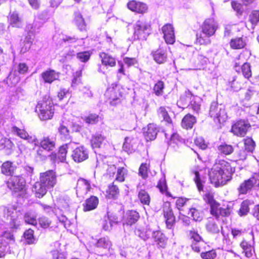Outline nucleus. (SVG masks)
Instances as JSON below:
<instances>
[{
  "label": "nucleus",
  "mask_w": 259,
  "mask_h": 259,
  "mask_svg": "<svg viewBox=\"0 0 259 259\" xmlns=\"http://www.w3.org/2000/svg\"><path fill=\"white\" fill-rule=\"evenodd\" d=\"M233 169L229 162L224 160L217 162L209 171V177L211 183L215 186L224 185L230 181Z\"/></svg>",
  "instance_id": "nucleus-1"
},
{
  "label": "nucleus",
  "mask_w": 259,
  "mask_h": 259,
  "mask_svg": "<svg viewBox=\"0 0 259 259\" xmlns=\"http://www.w3.org/2000/svg\"><path fill=\"white\" fill-rule=\"evenodd\" d=\"M35 112L40 119L46 120L51 119L54 113V106L51 100L39 101L35 107Z\"/></svg>",
  "instance_id": "nucleus-2"
},
{
  "label": "nucleus",
  "mask_w": 259,
  "mask_h": 259,
  "mask_svg": "<svg viewBox=\"0 0 259 259\" xmlns=\"http://www.w3.org/2000/svg\"><path fill=\"white\" fill-rule=\"evenodd\" d=\"M133 37L135 39H146L151 33V26L144 20H138L134 26Z\"/></svg>",
  "instance_id": "nucleus-3"
},
{
  "label": "nucleus",
  "mask_w": 259,
  "mask_h": 259,
  "mask_svg": "<svg viewBox=\"0 0 259 259\" xmlns=\"http://www.w3.org/2000/svg\"><path fill=\"white\" fill-rule=\"evenodd\" d=\"M209 114L211 117L213 118L214 120H217L220 123L225 122L228 117L223 106L219 105L215 102L211 103Z\"/></svg>",
  "instance_id": "nucleus-4"
},
{
  "label": "nucleus",
  "mask_w": 259,
  "mask_h": 259,
  "mask_svg": "<svg viewBox=\"0 0 259 259\" xmlns=\"http://www.w3.org/2000/svg\"><path fill=\"white\" fill-rule=\"evenodd\" d=\"M39 181L48 189L53 188L57 183L56 172L53 170H49L40 174Z\"/></svg>",
  "instance_id": "nucleus-5"
},
{
  "label": "nucleus",
  "mask_w": 259,
  "mask_h": 259,
  "mask_svg": "<svg viewBox=\"0 0 259 259\" xmlns=\"http://www.w3.org/2000/svg\"><path fill=\"white\" fill-rule=\"evenodd\" d=\"M105 96L109 101L110 105L115 106L120 102V98L122 96L119 92V87L109 88L105 92Z\"/></svg>",
  "instance_id": "nucleus-6"
},
{
  "label": "nucleus",
  "mask_w": 259,
  "mask_h": 259,
  "mask_svg": "<svg viewBox=\"0 0 259 259\" xmlns=\"http://www.w3.org/2000/svg\"><path fill=\"white\" fill-rule=\"evenodd\" d=\"M256 183L257 180L254 177H252L247 180H244L240 184L237 188L239 195H244L249 193L256 184Z\"/></svg>",
  "instance_id": "nucleus-7"
},
{
  "label": "nucleus",
  "mask_w": 259,
  "mask_h": 259,
  "mask_svg": "<svg viewBox=\"0 0 259 259\" xmlns=\"http://www.w3.org/2000/svg\"><path fill=\"white\" fill-rule=\"evenodd\" d=\"M42 23L35 20L33 23L28 24L25 28V31L27 33L25 39L28 43H31L33 40L35 34L38 31L40 27H41Z\"/></svg>",
  "instance_id": "nucleus-8"
},
{
  "label": "nucleus",
  "mask_w": 259,
  "mask_h": 259,
  "mask_svg": "<svg viewBox=\"0 0 259 259\" xmlns=\"http://www.w3.org/2000/svg\"><path fill=\"white\" fill-rule=\"evenodd\" d=\"M8 187L15 191L23 190L25 186V181L21 176H14L8 182Z\"/></svg>",
  "instance_id": "nucleus-9"
},
{
  "label": "nucleus",
  "mask_w": 259,
  "mask_h": 259,
  "mask_svg": "<svg viewBox=\"0 0 259 259\" xmlns=\"http://www.w3.org/2000/svg\"><path fill=\"white\" fill-rule=\"evenodd\" d=\"M250 125L248 122L244 120H240L233 125L231 132L237 136L243 137Z\"/></svg>",
  "instance_id": "nucleus-10"
},
{
  "label": "nucleus",
  "mask_w": 259,
  "mask_h": 259,
  "mask_svg": "<svg viewBox=\"0 0 259 259\" xmlns=\"http://www.w3.org/2000/svg\"><path fill=\"white\" fill-rule=\"evenodd\" d=\"M71 156L74 161L81 162L88 158L89 152L83 146H80L73 150Z\"/></svg>",
  "instance_id": "nucleus-11"
},
{
  "label": "nucleus",
  "mask_w": 259,
  "mask_h": 259,
  "mask_svg": "<svg viewBox=\"0 0 259 259\" xmlns=\"http://www.w3.org/2000/svg\"><path fill=\"white\" fill-rule=\"evenodd\" d=\"M12 133L20 137L22 139H24L28 141L30 143H33L36 141V138L34 136H30L24 130L19 128L16 126H13L11 129Z\"/></svg>",
  "instance_id": "nucleus-12"
},
{
  "label": "nucleus",
  "mask_w": 259,
  "mask_h": 259,
  "mask_svg": "<svg viewBox=\"0 0 259 259\" xmlns=\"http://www.w3.org/2000/svg\"><path fill=\"white\" fill-rule=\"evenodd\" d=\"M241 56H239L237 60H236L234 65L235 70L239 72L241 69L243 75L246 78H249L251 76V72L250 70V65L247 63H243L241 65V63L239 61Z\"/></svg>",
  "instance_id": "nucleus-13"
},
{
  "label": "nucleus",
  "mask_w": 259,
  "mask_h": 259,
  "mask_svg": "<svg viewBox=\"0 0 259 259\" xmlns=\"http://www.w3.org/2000/svg\"><path fill=\"white\" fill-rule=\"evenodd\" d=\"M218 28V24L213 19H207L204 21L201 26V30L205 33L212 36L214 34Z\"/></svg>",
  "instance_id": "nucleus-14"
},
{
  "label": "nucleus",
  "mask_w": 259,
  "mask_h": 259,
  "mask_svg": "<svg viewBox=\"0 0 259 259\" xmlns=\"http://www.w3.org/2000/svg\"><path fill=\"white\" fill-rule=\"evenodd\" d=\"M34 145H38V144L41 146V147L46 150L47 152H50L55 148V142L53 140V138H51L49 137H43L39 142L37 139L36 141L34 142Z\"/></svg>",
  "instance_id": "nucleus-15"
},
{
  "label": "nucleus",
  "mask_w": 259,
  "mask_h": 259,
  "mask_svg": "<svg viewBox=\"0 0 259 259\" xmlns=\"http://www.w3.org/2000/svg\"><path fill=\"white\" fill-rule=\"evenodd\" d=\"M102 166L103 168L106 169L107 174L110 177H113L116 172V167L114 164L109 165L105 164L102 159V156L99 155L96 157V168Z\"/></svg>",
  "instance_id": "nucleus-16"
},
{
  "label": "nucleus",
  "mask_w": 259,
  "mask_h": 259,
  "mask_svg": "<svg viewBox=\"0 0 259 259\" xmlns=\"http://www.w3.org/2000/svg\"><path fill=\"white\" fill-rule=\"evenodd\" d=\"M163 211L164 217L166 219V226L168 229H171L175 223V217L169 203L165 205Z\"/></svg>",
  "instance_id": "nucleus-17"
},
{
  "label": "nucleus",
  "mask_w": 259,
  "mask_h": 259,
  "mask_svg": "<svg viewBox=\"0 0 259 259\" xmlns=\"http://www.w3.org/2000/svg\"><path fill=\"white\" fill-rule=\"evenodd\" d=\"M91 189V185L87 180L80 178L78 179L76 186V194L83 195L86 194Z\"/></svg>",
  "instance_id": "nucleus-18"
},
{
  "label": "nucleus",
  "mask_w": 259,
  "mask_h": 259,
  "mask_svg": "<svg viewBox=\"0 0 259 259\" xmlns=\"http://www.w3.org/2000/svg\"><path fill=\"white\" fill-rule=\"evenodd\" d=\"M127 6L131 11L140 14L146 13L148 10V7L145 4L135 1L129 2Z\"/></svg>",
  "instance_id": "nucleus-19"
},
{
  "label": "nucleus",
  "mask_w": 259,
  "mask_h": 259,
  "mask_svg": "<svg viewBox=\"0 0 259 259\" xmlns=\"http://www.w3.org/2000/svg\"><path fill=\"white\" fill-rule=\"evenodd\" d=\"M140 215L138 212L135 210H128L124 216L123 225L132 226L138 221Z\"/></svg>",
  "instance_id": "nucleus-20"
},
{
  "label": "nucleus",
  "mask_w": 259,
  "mask_h": 259,
  "mask_svg": "<svg viewBox=\"0 0 259 259\" xmlns=\"http://www.w3.org/2000/svg\"><path fill=\"white\" fill-rule=\"evenodd\" d=\"M158 132V130L155 124H149L144 130V135L146 141L154 140L156 138Z\"/></svg>",
  "instance_id": "nucleus-21"
},
{
  "label": "nucleus",
  "mask_w": 259,
  "mask_h": 259,
  "mask_svg": "<svg viewBox=\"0 0 259 259\" xmlns=\"http://www.w3.org/2000/svg\"><path fill=\"white\" fill-rule=\"evenodd\" d=\"M16 168V165L10 161L4 162L1 167V172L7 176H13Z\"/></svg>",
  "instance_id": "nucleus-22"
},
{
  "label": "nucleus",
  "mask_w": 259,
  "mask_h": 259,
  "mask_svg": "<svg viewBox=\"0 0 259 259\" xmlns=\"http://www.w3.org/2000/svg\"><path fill=\"white\" fill-rule=\"evenodd\" d=\"M152 238L157 245L162 248H164L166 245L167 239L165 235L159 231L152 230Z\"/></svg>",
  "instance_id": "nucleus-23"
},
{
  "label": "nucleus",
  "mask_w": 259,
  "mask_h": 259,
  "mask_svg": "<svg viewBox=\"0 0 259 259\" xmlns=\"http://www.w3.org/2000/svg\"><path fill=\"white\" fill-rule=\"evenodd\" d=\"M41 77L46 83H51L59 77V73L54 70H48L41 74Z\"/></svg>",
  "instance_id": "nucleus-24"
},
{
  "label": "nucleus",
  "mask_w": 259,
  "mask_h": 259,
  "mask_svg": "<svg viewBox=\"0 0 259 259\" xmlns=\"http://www.w3.org/2000/svg\"><path fill=\"white\" fill-rule=\"evenodd\" d=\"M10 24L13 27L20 28L22 26V21L18 13L14 11L10 12L9 16Z\"/></svg>",
  "instance_id": "nucleus-25"
},
{
  "label": "nucleus",
  "mask_w": 259,
  "mask_h": 259,
  "mask_svg": "<svg viewBox=\"0 0 259 259\" xmlns=\"http://www.w3.org/2000/svg\"><path fill=\"white\" fill-rule=\"evenodd\" d=\"M7 239L9 242L14 241V236L10 233H6L4 234L3 239H0V257H3L5 255V252L7 250V245L8 242L3 241L4 238Z\"/></svg>",
  "instance_id": "nucleus-26"
},
{
  "label": "nucleus",
  "mask_w": 259,
  "mask_h": 259,
  "mask_svg": "<svg viewBox=\"0 0 259 259\" xmlns=\"http://www.w3.org/2000/svg\"><path fill=\"white\" fill-rule=\"evenodd\" d=\"M14 144L9 139L3 138L0 140V148L4 150L7 155H10L12 152V148Z\"/></svg>",
  "instance_id": "nucleus-27"
},
{
  "label": "nucleus",
  "mask_w": 259,
  "mask_h": 259,
  "mask_svg": "<svg viewBox=\"0 0 259 259\" xmlns=\"http://www.w3.org/2000/svg\"><path fill=\"white\" fill-rule=\"evenodd\" d=\"M100 57L103 65L110 67H113L115 65L116 60L111 55L103 52L100 53Z\"/></svg>",
  "instance_id": "nucleus-28"
},
{
  "label": "nucleus",
  "mask_w": 259,
  "mask_h": 259,
  "mask_svg": "<svg viewBox=\"0 0 259 259\" xmlns=\"http://www.w3.org/2000/svg\"><path fill=\"white\" fill-rule=\"evenodd\" d=\"M74 143H67L60 147L58 157L60 161L63 162L66 159V154L68 149H72L74 148Z\"/></svg>",
  "instance_id": "nucleus-29"
},
{
  "label": "nucleus",
  "mask_w": 259,
  "mask_h": 259,
  "mask_svg": "<svg viewBox=\"0 0 259 259\" xmlns=\"http://www.w3.org/2000/svg\"><path fill=\"white\" fill-rule=\"evenodd\" d=\"M153 57L155 62L158 64L164 63L167 59V55L165 51L159 49L153 52Z\"/></svg>",
  "instance_id": "nucleus-30"
},
{
  "label": "nucleus",
  "mask_w": 259,
  "mask_h": 259,
  "mask_svg": "<svg viewBox=\"0 0 259 259\" xmlns=\"http://www.w3.org/2000/svg\"><path fill=\"white\" fill-rule=\"evenodd\" d=\"M48 189L47 187L41 184V182H36L33 188V191L35 193V195L38 198L42 197L47 193Z\"/></svg>",
  "instance_id": "nucleus-31"
},
{
  "label": "nucleus",
  "mask_w": 259,
  "mask_h": 259,
  "mask_svg": "<svg viewBox=\"0 0 259 259\" xmlns=\"http://www.w3.org/2000/svg\"><path fill=\"white\" fill-rule=\"evenodd\" d=\"M206 230L212 234H218L222 229L213 219L209 220L205 225Z\"/></svg>",
  "instance_id": "nucleus-32"
},
{
  "label": "nucleus",
  "mask_w": 259,
  "mask_h": 259,
  "mask_svg": "<svg viewBox=\"0 0 259 259\" xmlns=\"http://www.w3.org/2000/svg\"><path fill=\"white\" fill-rule=\"evenodd\" d=\"M98 204V199L95 196H91L85 201L83 204V210L84 211H90L94 209Z\"/></svg>",
  "instance_id": "nucleus-33"
},
{
  "label": "nucleus",
  "mask_w": 259,
  "mask_h": 259,
  "mask_svg": "<svg viewBox=\"0 0 259 259\" xmlns=\"http://www.w3.org/2000/svg\"><path fill=\"white\" fill-rule=\"evenodd\" d=\"M196 121L195 117L188 114L185 115L183 118L181 124L183 127L186 129H190L192 128Z\"/></svg>",
  "instance_id": "nucleus-34"
},
{
  "label": "nucleus",
  "mask_w": 259,
  "mask_h": 259,
  "mask_svg": "<svg viewBox=\"0 0 259 259\" xmlns=\"http://www.w3.org/2000/svg\"><path fill=\"white\" fill-rule=\"evenodd\" d=\"M211 36L210 34L205 33L201 30L199 33H197L196 34V41L200 45H208L211 42L210 39Z\"/></svg>",
  "instance_id": "nucleus-35"
},
{
  "label": "nucleus",
  "mask_w": 259,
  "mask_h": 259,
  "mask_svg": "<svg viewBox=\"0 0 259 259\" xmlns=\"http://www.w3.org/2000/svg\"><path fill=\"white\" fill-rule=\"evenodd\" d=\"M105 137L99 133H96L93 135L91 141L93 148H100L101 145L104 143Z\"/></svg>",
  "instance_id": "nucleus-36"
},
{
  "label": "nucleus",
  "mask_w": 259,
  "mask_h": 259,
  "mask_svg": "<svg viewBox=\"0 0 259 259\" xmlns=\"http://www.w3.org/2000/svg\"><path fill=\"white\" fill-rule=\"evenodd\" d=\"M246 45L245 40L242 37H237L231 39L230 46L234 49H240L244 48Z\"/></svg>",
  "instance_id": "nucleus-37"
},
{
  "label": "nucleus",
  "mask_w": 259,
  "mask_h": 259,
  "mask_svg": "<svg viewBox=\"0 0 259 259\" xmlns=\"http://www.w3.org/2000/svg\"><path fill=\"white\" fill-rule=\"evenodd\" d=\"M74 22L75 24L80 30H85V24L82 15L79 13L76 12L74 14Z\"/></svg>",
  "instance_id": "nucleus-38"
},
{
  "label": "nucleus",
  "mask_w": 259,
  "mask_h": 259,
  "mask_svg": "<svg viewBox=\"0 0 259 259\" xmlns=\"http://www.w3.org/2000/svg\"><path fill=\"white\" fill-rule=\"evenodd\" d=\"M201 99L198 97L193 96L188 107L192 108L194 111L198 112L200 109Z\"/></svg>",
  "instance_id": "nucleus-39"
},
{
  "label": "nucleus",
  "mask_w": 259,
  "mask_h": 259,
  "mask_svg": "<svg viewBox=\"0 0 259 259\" xmlns=\"http://www.w3.org/2000/svg\"><path fill=\"white\" fill-rule=\"evenodd\" d=\"M245 150L248 152H252L255 148V144L252 138L247 137L244 140Z\"/></svg>",
  "instance_id": "nucleus-40"
},
{
  "label": "nucleus",
  "mask_w": 259,
  "mask_h": 259,
  "mask_svg": "<svg viewBox=\"0 0 259 259\" xmlns=\"http://www.w3.org/2000/svg\"><path fill=\"white\" fill-rule=\"evenodd\" d=\"M218 150L221 154L227 155L231 154L233 152L234 149L230 145L223 144L218 147Z\"/></svg>",
  "instance_id": "nucleus-41"
},
{
  "label": "nucleus",
  "mask_w": 259,
  "mask_h": 259,
  "mask_svg": "<svg viewBox=\"0 0 259 259\" xmlns=\"http://www.w3.org/2000/svg\"><path fill=\"white\" fill-rule=\"evenodd\" d=\"M111 246V242L108 238L105 237L99 239L96 244L97 247L102 248L105 249H109Z\"/></svg>",
  "instance_id": "nucleus-42"
},
{
  "label": "nucleus",
  "mask_w": 259,
  "mask_h": 259,
  "mask_svg": "<svg viewBox=\"0 0 259 259\" xmlns=\"http://www.w3.org/2000/svg\"><path fill=\"white\" fill-rule=\"evenodd\" d=\"M189 214L195 221H201L203 218V213L196 208H191L189 210Z\"/></svg>",
  "instance_id": "nucleus-43"
},
{
  "label": "nucleus",
  "mask_w": 259,
  "mask_h": 259,
  "mask_svg": "<svg viewBox=\"0 0 259 259\" xmlns=\"http://www.w3.org/2000/svg\"><path fill=\"white\" fill-rule=\"evenodd\" d=\"M249 205L250 202L247 200H244L241 203L240 208L238 211V214L240 216H244L248 213L249 210Z\"/></svg>",
  "instance_id": "nucleus-44"
},
{
  "label": "nucleus",
  "mask_w": 259,
  "mask_h": 259,
  "mask_svg": "<svg viewBox=\"0 0 259 259\" xmlns=\"http://www.w3.org/2000/svg\"><path fill=\"white\" fill-rule=\"evenodd\" d=\"M20 80V77L18 75L14 73H11L7 79V83L10 86H14L16 85Z\"/></svg>",
  "instance_id": "nucleus-45"
},
{
  "label": "nucleus",
  "mask_w": 259,
  "mask_h": 259,
  "mask_svg": "<svg viewBox=\"0 0 259 259\" xmlns=\"http://www.w3.org/2000/svg\"><path fill=\"white\" fill-rule=\"evenodd\" d=\"M36 215L31 212H26L24 215V221L28 224L36 225L37 224V221L36 220Z\"/></svg>",
  "instance_id": "nucleus-46"
},
{
  "label": "nucleus",
  "mask_w": 259,
  "mask_h": 259,
  "mask_svg": "<svg viewBox=\"0 0 259 259\" xmlns=\"http://www.w3.org/2000/svg\"><path fill=\"white\" fill-rule=\"evenodd\" d=\"M249 19L252 24V28L253 29L257 23L259 21V11H253L249 15Z\"/></svg>",
  "instance_id": "nucleus-47"
},
{
  "label": "nucleus",
  "mask_w": 259,
  "mask_h": 259,
  "mask_svg": "<svg viewBox=\"0 0 259 259\" xmlns=\"http://www.w3.org/2000/svg\"><path fill=\"white\" fill-rule=\"evenodd\" d=\"M139 198L141 202L144 204H149L150 203V196L145 190H141L139 192Z\"/></svg>",
  "instance_id": "nucleus-48"
},
{
  "label": "nucleus",
  "mask_w": 259,
  "mask_h": 259,
  "mask_svg": "<svg viewBox=\"0 0 259 259\" xmlns=\"http://www.w3.org/2000/svg\"><path fill=\"white\" fill-rule=\"evenodd\" d=\"M157 112L159 116L161 118H162L163 120L165 121L167 123H170L171 122V119L168 116L167 111L166 110L164 107H160L158 109Z\"/></svg>",
  "instance_id": "nucleus-49"
},
{
  "label": "nucleus",
  "mask_w": 259,
  "mask_h": 259,
  "mask_svg": "<svg viewBox=\"0 0 259 259\" xmlns=\"http://www.w3.org/2000/svg\"><path fill=\"white\" fill-rule=\"evenodd\" d=\"M157 187L159 189L160 192L162 193H166V194L167 196H170L169 193L166 191L167 190V186L166 184V181L164 177L161 178L158 183L157 185Z\"/></svg>",
  "instance_id": "nucleus-50"
},
{
  "label": "nucleus",
  "mask_w": 259,
  "mask_h": 259,
  "mask_svg": "<svg viewBox=\"0 0 259 259\" xmlns=\"http://www.w3.org/2000/svg\"><path fill=\"white\" fill-rule=\"evenodd\" d=\"M132 139L129 137H126L125 138L124 142L123 144V150L127 152L131 153L134 149L133 145L131 144Z\"/></svg>",
  "instance_id": "nucleus-51"
},
{
  "label": "nucleus",
  "mask_w": 259,
  "mask_h": 259,
  "mask_svg": "<svg viewBox=\"0 0 259 259\" xmlns=\"http://www.w3.org/2000/svg\"><path fill=\"white\" fill-rule=\"evenodd\" d=\"M127 170L124 167H121L118 168L116 180L120 182L124 181V176L127 174Z\"/></svg>",
  "instance_id": "nucleus-52"
},
{
  "label": "nucleus",
  "mask_w": 259,
  "mask_h": 259,
  "mask_svg": "<svg viewBox=\"0 0 259 259\" xmlns=\"http://www.w3.org/2000/svg\"><path fill=\"white\" fill-rule=\"evenodd\" d=\"M164 83L162 81H158L154 85L153 91L156 96H161L163 94Z\"/></svg>",
  "instance_id": "nucleus-53"
},
{
  "label": "nucleus",
  "mask_w": 259,
  "mask_h": 259,
  "mask_svg": "<svg viewBox=\"0 0 259 259\" xmlns=\"http://www.w3.org/2000/svg\"><path fill=\"white\" fill-rule=\"evenodd\" d=\"M193 95L189 92H186L184 95L181 96L180 102L183 104V105H187L189 104Z\"/></svg>",
  "instance_id": "nucleus-54"
},
{
  "label": "nucleus",
  "mask_w": 259,
  "mask_h": 259,
  "mask_svg": "<svg viewBox=\"0 0 259 259\" xmlns=\"http://www.w3.org/2000/svg\"><path fill=\"white\" fill-rule=\"evenodd\" d=\"M91 53L89 51L78 53L76 54L77 58L82 62H87L90 58Z\"/></svg>",
  "instance_id": "nucleus-55"
},
{
  "label": "nucleus",
  "mask_w": 259,
  "mask_h": 259,
  "mask_svg": "<svg viewBox=\"0 0 259 259\" xmlns=\"http://www.w3.org/2000/svg\"><path fill=\"white\" fill-rule=\"evenodd\" d=\"M190 239L192 242H204L203 239L194 230H190L189 232Z\"/></svg>",
  "instance_id": "nucleus-56"
},
{
  "label": "nucleus",
  "mask_w": 259,
  "mask_h": 259,
  "mask_svg": "<svg viewBox=\"0 0 259 259\" xmlns=\"http://www.w3.org/2000/svg\"><path fill=\"white\" fill-rule=\"evenodd\" d=\"M28 69L27 65L24 63H19L17 66L15 67V72H18L19 74H24L26 73Z\"/></svg>",
  "instance_id": "nucleus-57"
},
{
  "label": "nucleus",
  "mask_w": 259,
  "mask_h": 259,
  "mask_svg": "<svg viewBox=\"0 0 259 259\" xmlns=\"http://www.w3.org/2000/svg\"><path fill=\"white\" fill-rule=\"evenodd\" d=\"M200 256L203 259H214L217 253L214 250H211L201 253Z\"/></svg>",
  "instance_id": "nucleus-58"
},
{
  "label": "nucleus",
  "mask_w": 259,
  "mask_h": 259,
  "mask_svg": "<svg viewBox=\"0 0 259 259\" xmlns=\"http://www.w3.org/2000/svg\"><path fill=\"white\" fill-rule=\"evenodd\" d=\"M35 146L37 148L36 150L37 155L42 160L46 159L48 152L41 147L39 144L38 145H35Z\"/></svg>",
  "instance_id": "nucleus-59"
},
{
  "label": "nucleus",
  "mask_w": 259,
  "mask_h": 259,
  "mask_svg": "<svg viewBox=\"0 0 259 259\" xmlns=\"http://www.w3.org/2000/svg\"><path fill=\"white\" fill-rule=\"evenodd\" d=\"M210 206L211 214L216 218H218L219 217V210L220 208L219 207V204L215 202L210 205Z\"/></svg>",
  "instance_id": "nucleus-60"
},
{
  "label": "nucleus",
  "mask_w": 259,
  "mask_h": 259,
  "mask_svg": "<svg viewBox=\"0 0 259 259\" xmlns=\"http://www.w3.org/2000/svg\"><path fill=\"white\" fill-rule=\"evenodd\" d=\"M114 223H116V222H114L110 219L109 217H108L107 220L103 221L102 223L103 229L105 231H110Z\"/></svg>",
  "instance_id": "nucleus-61"
},
{
  "label": "nucleus",
  "mask_w": 259,
  "mask_h": 259,
  "mask_svg": "<svg viewBox=\"0 0 259 259\" xmlns=\"http://www.w3.org/2000/svg\"><path fill=\"white\" fill-rule=\"evenodd\" d=\"M148 165L146 163H142L139 168V174L143 179H146L148 176Z\"/></svg>",
  "instance_id": "nucleus-62"
},
{
  "label": "nucleus",
  "mask_w": 259,
  "mask_h": 259,
  "mask_svg": "<svg viewBox=\"0 0 259 259\" xmlns=\"http://www.w3.org/2000/svg\"><path fill=\"white\" fill-rule=\"evenodd\" d=\"M24 237L27 240L28 243H32L34 241L33 231L31 229L26 230L24 233Z\"/></svg>",
  "instance_id": "nucleus-63"
},
{
  "label": "nucleus",
  "mask_w": 259,
  "mask_h": 259,
  "mask_svg": "<svg viewBox=\"0 0 259 259\" xmlns=\"http://www.w3.org/2000/svg\"><path fill=\"white\" fill-rule=\"evenodd\" d=\"M139 236L144 240H146L150 238L151 234L152 229L148 228L145 231H138Z\"/></svg>",
  "instance_id": "nucleus-64"
}]
</instances>
